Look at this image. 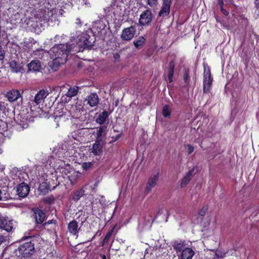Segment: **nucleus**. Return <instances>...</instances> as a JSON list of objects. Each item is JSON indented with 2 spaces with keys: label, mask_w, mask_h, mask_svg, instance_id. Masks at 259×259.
<instances>
[{
  "label": "nucleus",
  "mask_w": 259,
  "mask_h": 259,
  "mask_svg": "<svg viewBox=\"0 0 259 259\" xmlns=\"http://www.w3.org/2000/svg\"><path fill=\"white\" fill-rule=\"evenodd\" d=\"M73 48L72 45L68 44H59L54 46L50 50V53H53L55 56L54 60L59 63V65L63 64L64 62L63 61L60 62L59 60L61 59V57L64 58L66 60L67 54L71 52Z\"/></svg>",
  "instance_id": "obj_1"
},
{
  "label": "nucleus",
  "mask_w": 259,
  "mask_h": 259,
  "mask_svg": "<svg viewBox=\"0 0 259 259\" xmlns=\"http://www.w3.org/2000/svg\"><path fill=\"white\" fill-rule=\"evenodd\" d=\"M34 252V244L30 241L21 244L15 251L16 259H25L29 257Z\"/></svg>",
  "instance_id": "obj_2"
},
{
  "label": "nucleus",
  "mask_w": 259,
  "mask_h": 259,
  "mask_svg": "<svg viewBox=\"0 0 259 259\" xmlns=\"http://www.w3.org/2000/svg\"><path fill=\"white\" fill-rule=\"evenodd\" d=\"M213 82L210 69L208 66H204L203 91L204 93H208L211 90Z\"/></svg>",
  "instance_id": "obj_3"
},
{
  "label": "nucleus",
  "mask_w": 259,
  "mask_h": 259,
  "mask_svg": "<svg viewBox=\"0 0 259 259\" xmlns=\"http://www.w3.org/2000/svg\"><path fill=\"white\" fill-rule=\"evenodd\" d=\"M159 172L157 171L152 174L149 178L145 187V192L146 193H149L152 189L155 187L158 184L159 181Z\"/></svg>",
  "instance_id": "obj_4"
},
{
  "label": "nucleus",
  "mask_w": 259,
  "mask_h": 259,
  "mask_svg": "<svg viewBox=\"0 0 259 259\" xmlns=\"http://www.w3.org/2000/svg\"><path fill=\"white\" fill-rule=\"evenodd\" d=\"M90 134V130L89 128H81L71 133L69 137L74 139L77 141L82 142L84 140L85 137L88 136Z\"/></svg>",
  "instance_id": "obj_5"
},
{
  "label": "nucleus",
  "mask_w": 259,
  "mask_h": 259,
  "mask_svg": "<svg viewBox=\"0 0 259 259\" xmlns=\"http://www.w3.org/2000/svg\"><path fill=\"white\" fill-rule=\"evenodd\" d=\"M33 214L32 218L35 220L36 224H42L46 219V214L41 210L38 208H34L32 210Z\"/></svg>",
  "instance_id": "obj_6"
},
{
  "label": "nucleus",
  "mask_w": 259,
  "mask_h": 259,
  "mask_svg": "<svg viewBox=\"0 0 259 259\" xmlns=\"http://www.w3.org/2000/svg\"><path fill=\"white\" fill-rule=\"evenodd\" d=\"M135 31V28L133 26L126 28L122 30L121 38L124 40H130L134 37Z\"/></svg>",
  "instance_id": "obj_7"
},
{
  "label": "nucleus",
  "mask_w": 259,
  "mask_h": 259,
  "mask_svg": "<svg viewBox=\"0 0 259 259\" xmlns=\"http://www.w3.org/2000/svg\"><path fill=\"white\" fill-rule=\"evenodd\" d=\"M30 191L29 186L25 183H22L19 185L17 188V195L20 197L24 198L27 196Z\"/></svg>",
  "instance_id": "obj_8"
},
{
  "label": "nucleus",
  "mask_w": 259,
  "mask_h": 259,
  "mask_svg": "<svg viewBox=\"0 0 259 259\" xmlns=\"http://www.w3.org/2000/svg\"><path fill=\"white\" fill-rule=\"evenodd\" d=\"M152 14L150 10L145 11L140 15L139 23L142 25L148 24L152 21Z\"/></svg>",
  "instance_id": "obj_9"
},
{
  "label": "nucleus",
  "mask_w": 259,
  "mask_h": 259,
  "mask_svg": "<svg viewBox=\"0 0 259 259\" xmlns=\"http://www.w3.org/2000/svg\"><path fill=\"white\" fill-rule=\"evenodd\" d=\"M171 0H163L162 7L159 12L160 17H165L169 14Z\"/></svg>",
  "instance_id": "obj_10"
},
{
  "label": "nucleus",
  "mask_w": 259,
  "mask_h": 259,
  "mask_svg": "<svg viewBox=\"0 0 259 259\" xmlns=\"http://www.w3.org/2000/svg\"><path fill=\"white\" fill-rule=\"evenodd\" d=\"M98 141H96L93 146L90 148L89 151L93 155H100L102 153L103 145Z\"/></svg>",
  "instance_id": "obj_11"
},
{
  "label": "nucleus",
  "mask_w": 259,
  "mask_h": 259,
  "mask_svg": "<svg viewBox=\"0 0 259 259\" xmlns=\"http://www.w3.org/2000/svg\"><path fill=\"white\" fill-rule=\"evenodd\" d=\"M6 97L7 98L9 101L12 102L17 100L21 97V94L17 90H11L6 94Z\"/></svg>",
  "instance_id": "obj_12"
},
{
  "label": "nucleus",
  "mask_w": 259,
  "mask_h": 259,
  "mask_svg": "<svg viewBox=\"0 0 259 259\" xmlns=\"http://www.w3.org/2000/svg\"><path fill=\"white\" fill-rule=\"evenodd\" d=\"M194 254L195 252L192 248L186 247L182 250L179 259H192Z\"/></svg>",
  "instance_id": "obj_13"
},
{
  "label": "nucleus",
  "mask_w": 259,
  "mask_h": 259,
  "mask_svg": "<svg viewBox=\"0 0 259 259\" xmlns=\"http://www.w3.org/2000/svg\"><path fill=\"white\" fill-rule=\"evenodd\" d=\"M1 228L7 232H10L13 229V221H9L6 219H2L0 223Z\"/></svg>",
  "instance_id": "obj_14"
},
{
  "label": "nucleus",
  "mask_w": 259,
  "mask_h": 259,
  "mask_svg": "<svg viewBox=\"0 0 259 259\" xmlns=\"http://www.w3.org/2000/svg\"><path fill=\"white\" fill-rule=\"evenodd\" d=\"M194 171V168L193 167L190 169L186 175L183 177L181 180L180 184L181 187H183L188 184L193 176Z\"/></svg>",
  "instance_id": "obj_15"
},
{
  "label": "nucleus",
  "mask_w": 259,
  "mask_h": 259,
  "mask_svg": "<svg viewBox=\"0 0 259 259\" xmlns=\"http://www.w3.org/2000/svg\"><path fill=\"white\" fill-rule=\"evenodd\" d=\"M47 94L45 90H40L35 95L34 99V102L36 104H38L44 101V100L47 97Z\"/></svg>",
  "instance_id": "obj_16"
},
{
  "label": "nucleus",
  "mask_w": 259,
  "mask_h": 259,
  "mask_svg": "<svg viewBox=\"0 0 259 259\" xmlns=\"http://www.w3.org/2000/svg\"><path fill=\"white\" fill-rule=\"evenodd\" d=\"M88 103L91 106H97L99 103V97L96 93H92L88 97Z\"/></svg>",
  "instance_id": "obj_17"
},
{
  "label": "nucleus",
  "mask_w": 259,
  "mask_h": 259,
  "mask_svg": "<svg viewBox=\"0 0 259 259\" xmlns=\"http://www.w3.org/2000/svg\"><path fill=\"white\" fill-rule=\"evenodd\" d=\"M68 229L70 233L76 235L78 232L77 222L75 220L70 222L68 225Z\"/></svg>",
  "instance_id": "obj_18"
},
{
  "label": "nucleus",
  "mask_w": 259,
  "mask_h": 259,
  "mask_svg": "<svg viewBox=\"0 0 259 259\" xmlns=\"http://www.w3.org/2000/svg\"><path fill=\"white\" fill-rule=\"evenodd\" d=\"M63 111L62 110L61 112H60L59 110H56L54 112V121L55 122V127H57L59 126V122L61 119H65V115L63 114Z\"/></svg>",
  "instance_id": "obj_19"
},
{
  "label": "nucleus",
  "mask_w": 259,
  "mask_h": 259,
  "mask_svg": "<svg viewBox=\"0 0 259 259\" xmlns=\"http://www.w3.org/2000/svg\"><path fill=\"white\" fill-rule=\"evenodd\" d=\"M106 127L105 126H102L97 130L96 132V141L101 142L103 137L106 134Z\"/></svg>",
  "instance_id": "obj_20"
},
{
  "label": "nucleus",
  "mask_w": 259,
  "mask_h": 259,
  "mask_svg": "<svg viewBox=\"0 0 259 259\" xmlns=\"http://www.w3.org/2000/svg\"><path fill=\"white\" fill-rule=\"evenodd\" d=\"M174 249L177 251H182L186 247V244L184 241H175L173 244Z\"/></svg>",
  "instance_id": "obj_21"
},
{
  "label": "nucleus",
  "mask_w": 259,
  "mask_h": 259,
  "mask_svg": "<svg viewBox=\"0 0 259 259\" xmlns=\"http://www.w3.org/2000/svg\"><path fill=\"white\" fill-rule=\"evenodd\" d=\"M44 67L41 69V72L42 73L49 74L54 72L58 69L59 66H43Z\"/></svg>",
  "instance_id": "obj_22"
},
{
  "label": "nucleus",
  "mask_w": 259,
  "mask_h": 259,
  "mask_svg": "<svg viewBox=\"0 0 259 259\" xmlns=\"http://www.w3.org/2000/svg\"><path fill=\"white\" fill-rule=\"evenodd\" d=\"M108 117V113L107 111H104L100 113L96 118V122L100 124L104 123L106 119Z\"/></svg>",
  "instance_id": "obj_23"
},
{
  "label": "nucleus",
  "mask_w": 259,
  "mask_h": 259,
  "mask_svg": "<svg viewBox=\"0 0 259 259\" xmlns=\"http://www.w3.org/2000/svg\"><path fill=\"white\" fill-rule=\"evenodd\" d=\"M79 87L77 86H73L70 87L66 95L68 97L72 98L75 96L78 92Z\"/></svg>",
  "instance_id": "obj_24"
},
{
  "label": "nucleus",
  "mask_w": 259,
  "mask_h": 259,
  "mask_svg": "<svg viewBox=\"0 0 259 259\" xmlns=\"http://www.w3.org/2000/svg\"><path fill=\"white\" fill-rule=\"evenodd\" d=\"M89 38V35L87 34L82 36L81 40L83 41V46L84 48L90 47L93 45V42L90 40Z\"/></svg>",
  "instance_id": "obj_25"
},
{
  "label": "nucleus",
  "mask_w": 259,
  "mask_h": 259,
  "mask_svg": "<svg viewBox=\"0 0 259 259\" xmlns=\"http://www.w3.org/2000/svg\"><path fill=\"white\" fill-rule=\"evenodd\" d=\"M145 42V39L143 36H140L134 41V45L136 48L141 47Z\"/></svg>",
  "instance_id": "obj_26"
},
{
  "label": "nucleus",
  "mask_w": 259,
  "mask_h": 259,
  "mask_svg": "<svg viewBox=\"0 0 259 259\" xmlns=\"http://www.w3.org/2000/svg\"><path fill=\"white\" fill-rule=\"evenodd\" d=\"M171 108L169 106L165 105L163 107L162 110V115L165 117H169L171 113Z\"/></svg>",
  "instance_id": "obj_27"
},
{
  "label": "nucleus",
  "mask_w": 259,
  "mask_h": 259,
  "mask_svg": "<svg viewBox=\"0 0 259 259\" xmlns=\"http://www.w3.org/2000/svg\"><path fill=\"white\" fill-rule=\"evenodd\" d=\"M83 194V191L82 190H79L76 192L73 195L72 198L73 200L77 201L80 199V198L82 196Z\"/></svg>",
  "instance_id": "obj_28"
},
{
  "label": "nucleus",
  "mask_w": 259,
  "mask_h": 259,
  "mask_svg": "<svg viewBox=\"0 0 259 259\" xmlns=\"http://www.w3.org/2000/svg\"><path fill=\"white\" fill-rule=\"evenodd\" d=\"M7 131V124L6 122L0 119V133Z\"/></svg>",
  "instance_id": "obj_29"
},
{
  "label": "nucleus",
  "mask_w": 259,
  "mask_h": 259,
  "mask_svg": "<svg viewBox=\"0 0 259 259\" xmlns=\"http://www.w3.org/2000/svg\"><path fill=\"white\" fill-rule=\"evenodd\" d=\"M174 66H171L169 67V69L168 73V79L169 82L172 81V77L174 75Z\"/></svg>",
  "instance_id": "obj_30"
},
{
  "label": "nucleus",
  "mask_w": 259,
  "mask_h": 259,
  "mask_svg": "<svg viewBox=\"0 0 259 259\" xmlns=\"http://www.w3.org/2000/svg\"><path fill=\"white\" fill-rule=\"evenodd\" d=\"M147 5L151 7H155L158 4V0H145Z\"/></svg>",
  "instance_id": "obj_31"
},
{
  "label": "nucleus",
  "mask_w": 259,
  "mask_h": 259,
  "mask_svg": "<svg viewBox=\"0 0 259 259\" xmlns=\"http://www.w3.org/2000/svg\"><path fill=\"white\" fill-rule=\"evenodd\" d=\"M208 210V207L207 205L203 206L201 209L199 211L198 214L202 217L204 216Z\"/></svg>",
  "instance_id": "obj_32"
},
{
  "label": "nucleus",
  "mask_w": 259,
  "mask_h": 259,
  "mask_svg": "<svg viewBox=\"0 0 259 259\" xmlns=\"http://www.w3.org/2000/svg\"><path fill=\"white\" fill-rule=\"evenodd\" d=\"M42 66H28V71H33L34 72L41 71Z\"/></svg>",
  "instance_id": "obj_33"
},
{
  "label": "nucleus",
  "mask_w": 259,
  "mask_h": 259,
  "mask_svg": "<svg viewBox=\"0 0 259 259\" xmlns=\"http://www.w3.org/2000/svg\"><path fill=\"white\" fill-rule=\"evenodd\" d=\"M9 67L12 72L16 73L20 72L22 69L21 66H10Z\"/></svg>",
  "instance_id": "obj_34"
},
{
  "label": "nucleus",
  "mask_w": 259,
  "mask_h": 259,
  "mask_svg": "<svg viewBox=\"0 0 259 259\" xmlns=\"http://www.w3.org/2000/svg\"><path fill=\"white\" fill-rule=\"evenodd\" d=\"M185 149L188 154H191L194 150V147L190 144L185 145Z\"/></svg>",
  "instance_id": "obj_35"
},
{
  "label": "nucleus",
  "mask_w": 259,
  "mask_h": 259,
  "mask_svg": "<svg viewBox=\"0 0 259 259\" xmlns=\"http://www.w3.org/2000/svg\"><path fill=\"white\" fill-rule=\"evenodd\" d=\"M93 164L91 162H83L82 164V167L83 169L87 170L92 166Z\"/></svg>",
  "instance_id": "obj_36"
},
{
  "label": "nucleus",
  "mask_w": 259,
  "mask_h": 259,
  "mask_svg": "<svg viewBox=\"0 0 259 259\" xmlns=\"http://www.w3.org/2000/svg\"><path fill=\"white\" fill-rule=\"evenodd\" d=\"M218 4L220 7V9H221V11L222 12V13L226 15V10L223 8V2L222 0H218Z\"/></svg>",
  "instance_id": "obj_37"
},
{
  "label": "nucleus",
  "mask_w": 259,
  "mask_h": 259,
  "mask_svg": "<svg viewBox=\"0 0 259 259\" xmlns=\"http://www.w3.org/2000/svg\"><path fill=\"white\" fill-rule=\"evenodd\" d=\"M5 56V51L3 49L1 46H0V61L4 60Z\"/></svg>",
  "instance_id": "obj_38"
},
{
  "label": "nucleus",
  "mask_w": 259,
  "mask_h": 259,
  "mask_svg": "<svg viewBox=\"0 0 259 259\" xmlns=\"http://www.w3.org/2000/svg\"><path fill=\"white\" fill-rule=\"evenodd\" d=\"M18 124L22 129L26 128L28 126V124L27 121H20Z\"/></svg>",
  "instance_id": "obj_39"
},
{
  "label": "nucleus",
  "mask_w": 259,
  "mask_h": 259,
  "mask_svg": "<svg viewBox=\"0 0 259 259\" xmlns=\"http://www.w3.org/2000/svg\"><path fill=\"white\" fill-rule=\"evenodd\" d=\"M112 235V232H108L104 237V239L103 240V243H107L109 239V238L111 237V236Z\"/></svg>",
  "instance_id": "obj_40"
},
{
  "label": "nucleus",
  "mask_w": 259,
  "mask_h": 259,
  "mask_svg": "<svg viewBox=\"0 0 259 259\" xmlns=\"http://www.w3.org/2000/svg\"><path fill=\"white\" fill-rule=\"evenodd\" d=\"M189 78V75L188 72H185L183 75V79L185 82H187Z\"/></svg>",
  "instance_id": "obj_41"
},
{
  "label": "nucleus",
  "mask_w": 259,
  "mask_h": 259,
  "mask_svg": "<svg viewBox=\"0 0 259 259\" xmlns=\"http://www.w3.org/2000/svg\"><path fill=\"white\" fill-rule=\"evenodd\" d=\"M42 187H44L43 185L41 184L39 187V191L41 192H48V189H42Z\"/></svg>",
  "instance_id": "obj_42"
},
{
  "label": "nucleus",
  "mask_w": 259,
  "mask_h": 259,
  "mask_svg": "<svg viewBox=\"0 0 259 259\" xmlns=\"http://www.w3.org/2000/svg\"><path fill=\"white\" fill-rule=\"evenodd\" d=\"M5 109V103L0 101V111H3Z\"/></svg>",
  "instance_id": "obj_43"
},
{
  "label": "nucleus",
  "mask_w": 259,
  "mask_h": 259,
  "mask_svg": "<svg viewBox=\"0 0 259 259\" xmlns=\"http://www.w3.org/2000/svg\"><path fill=\"white\" fill-rule=\"evenodd\" d=\"M5 238L4 236L0 234V245L5 241Z\"/></svg>",
  "instance_id": "obj_44"
},
{
  "label": "nucleus",
  "mask_w": 259,
  "mask_h": 259,
  "mask_svg": "<svg viewBox=\"0 0 259 259\" xmlns=\"http://www.w3.org/2000/svg\"><path fill=\"white\" fill-rule=\"evenodd\" d=\"M54 221L52 220H50V221H49L48 222L45 223L44 224V227H46V226L48 225H50L51 224H52L53 223V222Z\"/></svg>",
  "instance_id": "obj_45"
},
{
  "label": "nucleus",
  "mask_w": 259,
  "mask_h": 259,
  "mask_svg": "<svg viewBox=\"0 0 259 259\" xmlns=\"http://www.w3.org/2000/svg\"><path fill=\"white\" fill-rule=\"evenodd\" d=\"M38 61H32L28 65H37Z\"/></svg>",
  "instance_id": "obj_46"
},
{
  "label": "nucleus",
  "mask_w": 259,
  "mask_h": 259,
  "mask_svg": "<svg viewBox=\"0 0 259 259\" xmlns=\"http://www.w3.org/2000/svg\"><path fill=\"white\" fill-rule=\"evenodd\" d=\"M119 58V55L117 53H115L114 54V58L115 60L118 59Z\"/></svg>",
  "instance_id": "obj_47"
},
{
  "label": "nucleus",
  "mask_w": 259,
  "mask_h": 259,
  "mask_svg": "<svg viewBox=\"0 0 259 259\" xmlns=\"http://www.w3.org/2000/svg\"><path fill=\"white\" fill-rule=\"evenodd\" d=\"M102 259H106V257L105 255L102 256Z\"/></svg>",
  "instance_id": "obj_48"
}]
</instances>
